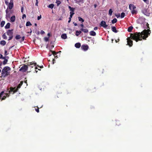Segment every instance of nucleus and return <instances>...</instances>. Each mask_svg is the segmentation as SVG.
Returning <instances> with one entry per match:
<instances>
[{
    "label": "nucleus",
    "instance_id": "f257e3e1",
    "mask_svg": "<svg viewBox=\"0 0 152 152\" xmlns=\"http://www.w3.org/2000/svg\"><path fill=\"white\" fill-rule=\"evenodd\" d=\"M151 31L149 29L147 30L144 29L141 33L136 32L134 34H130V37L127 38V45L129 47H131L133 45V41L131 39H133L138 42L139 41H142V39L146 40L148 36L150 35Z\"/></svg>",
    "mask_w": 152,
    "mask_h": 152
},
{
    "label": "nucleus",
    "instance_id": "f03ea898",
    "mask_svg": "<svg viewBox=\"0 0 152 152\" xmlns=\"http://www.w3.org/2000/svg\"><path fill=\"white\" fill-rule=\"evenodd\" d=\"M10 68L8 66L4 67L2 70L0 77L2 80H4V78L10 75V72L9 71L10 70Z\"/></svg>",
    "mask_w": 152,
    "mask_h": 152
},
{
    "label": "nucleus",
    "instance_id": "7ed1b4c3",
    "mask_svg": "<svg viewBox=\"0 0 152 152\" xmlns=\"http://www.w3.org/2000/svg\"><path fill=\"white\" fill-rule=\"evenodd\" d=\"M27 65L28 66V67L33 68L34 67V66H35V69H37V66L38 67H39L40 68H43V66H39L38 65H37L36 63H34V62H31L30 63H28Z\"/></svg>",
    "mask_w": 152,
    "mask_h": 152
},
{
    "label": "nucleus",
    "instance_id": "20e7f679",
    "mask_svg": "<svg viewBox=\"0 0 152 152\" xmlns=\"http://www.w3.org/2000/svg\"><path fill=\"white\" fill-rule=\"evenodd\" d=\"M28 68V66L27 65H24L20 68L19 69V71H22L23 72H24L27 70Z\"/></svg>",
    "mask_w": 152,
    "mask_h": 152
},
{
    "label": "nucleus",
    "instance_id": "39448f33",
    "mask_svg": "<svg viewBox=\"0 0 152 152\" xmlns=\"http://www.w3.org/2000/svg\"><path fill=\"white\" fill-rule=\"evenodd\" d=\"M68 8L69 9V10L71 12H70V16H72L73 15L75 14L74 12V10H75V8L72 7L70 6H68Z\"/></svg>",
    "mask_w": 152,
    "mask_h": 152
},
{
    "label": "nucleus",
    "instance_id": "423d86ee",
    "mask_svg": "<svg viewBox=\"0 0 152 152\" xmlns=\"http://www.w3.org/2000/svg\"><path fill=\"white\" fill-rule=\"evenodd\" d=\"M100 25L101 26H102L104 28H107L108 26V25L106 24L104 20L101 22Z\"/></svg>",
    "mask_w": 152,
    "mask_h": 152
},
{
    "label": "nucleus",
    "instance_id": "0eeeda50",
    "mask_svg": "<svg viewBox=\"0 0 152 152\" xmlns=\"http://www.w3.org/2000/svg\"><path fill=\"white\" fill-rule=\"evenodd\" d=\"M16 87L14 88L11 87L10 88V90H9L8 92L9 93H11L12 92H13L12 94H14L15 92H14L16 90Z\"/></svg>",
    "mask_w": 152,
    "mask_h": 152
},
{
    "label": "nucleus",
    "instance_id": "6e6552de",
    "mask_svg": "<svg viewBox=\"0 0 152 152\" xmlns=\"http://www.w3.org/2000/svg\"><path fill=\"white\" fill-rule=\"evenodd\" d=\"M13 29L9 30L7 31V34L9 36H12L13 35Z\"/></svg>",
    "mask_w": 152,
    "mask_h": 152
},
{
    "label": "nucleus",
    "instance_id": "1a4fd4ad",
    "mask_svg": "<svg viewBox=\"0 0 152 152\" xmlns=\"http://www.w3.org/2000/svg\"><path fill=\"white\" fill-rule=\"evenodd\" d=\"M13 0H10V2L9 4V5L8 6L10 10L12 9L13 7Z\"/></svg>",
    "mask_w": 152,
    "mask_h": 152
},
{
    "label": "nucleus",
    "instance_id": "9d476101",
    "mask_svg": "<svg viewBox=\"0 0 152 152\" xmlns=\"http://www.w3.org/2000/svg\"><path fill=\"white\" fill-rule=\"evenodd\" d=\"M82 49L85 51L87 50L88 48V46L87 45H82L81 47Z\"/></svg>",
    "mask_w": 152,
    "mask_h": 152
},
{
    "label": "nucleus",
    "instance_id": "9b49d317",
    "mask_svg": "<svg viewBox=\"0 0 152 152\" xmlns=\"http://www.w3.org/2000/svg\"><path fill=\"white\" fill-rule=\"evenodd\" d=\"M129 9L130 10H133L134 9H136V7L134 6L133 4H131L129 5Z\"/></svg>",
    "mask_w": 152,
    "mask_h": 152
},
{
    "label": "nucleus",
    "instance_id": "f8f14e48",
    "mask_svg": "<svg viewBox=\"0 0 152 152\" xmlns=\"http://www.w3.org/2000/svg\"><path fill=\"white\" fill-rule=\"evenodd\" d=\"M50 51L51 52V54L50 55V56L52 55V54H53L54 55L55 58H57V56H56L57 53H56L55 51H52V50H50Z\"/></svg>",
    "mask_w": 152,
    "mask_h": 152
},
{
    "label": "nucleus",
    "instance_id": "ddd939ff",
    "mask_svg": "<svg viewBox=\"0 0 152 152\" xmlns=\"http://www.w3.org/2000/svg\"><path fill=\"white\" fill-rule=\"evenodd\" d=\"M112 30L115 33H117L118 31L116 29V27L115 26H113L111 27Z\"/></svg>",
    "mask_w": 152,
    "mask_h": 152
},
{
    "label": "nucleus",
    "instance_id": "4468645a",
    "mask_svg": "<svg viewBox=\"0 0 152 152\" xmlns=\"http://www.w3.org/2000/svg\"><path fill=\"white\" fill-rule=\"evenodd\" d=\"M15 15H13L10 18V21L11 22H14L15 21Z\"/></svg>",
    "mask_w": 152,
    "mask_h": 152
},
{
    "label": "nucleus",
    "instance_id": "2eb2a0df",
    "mask_svg": "<svg viewBox=\"0 0 152 152\" xmlns=\"http://www.w3.org/2000/svg\"><path fill=\"white\" fill-rule=\"evenodd\" d=\"M131 11V13L132 14H136L137 13V11L135 9H134L133 10H130Z\"/></svg>",
    "mask_w": 152,
    "mask_h": 152
},
{
    "label": "nucleus",
    "instance_id": "dca6fc26",
    "mask_svg": "<svg viewBox=\"0 0 152 152\" xmlns=\"http://www.w3.org/2000/svg\"><path fill=\"white\" fill-rule=\"evenodd\" d=\"M90 35L92 36H95L96 35V33L93 31H91L90 32Z\"/></svg>",
    "mask_w": 152,
    "mask_h": 152
},
{
    "label": "nucleus",
    "instance_id": "f3484780",
    "mask_svg": "<svg viewBox=\"0 0 152 152\" xmlns=\"http://www.w3.org/2000/svg\"><path fill=\"white\" fill-rule=\"evenodd\" d=\"M75 46L77 48H79L81 46V44L80 43H77L75 44Z\"/></svg>",
    "mask_w": 152,
    "mask_h": 152
},
{
    "label": "nucleus",
    "instance_id": "a211bd4d",
    "mask_svg": "<svg viewBox=\"0 0 152 152\" xmlns=\"http://www.w3.org/2000/svg\"><path fill=\"white\" fill-rule=\"evenodd\" d=\"M66 34H63L61 35V37L64 39H65L67 38Z\"/></svg>",
    "mask_w": 152,
    "mask_h": 152
},
{
    "label": "nucleus",
    "instance_id": "6ab92c4d",
    "mask_svg": "<svg viewBox=\"0 0 152 152\" xmlns=\"http://www.w3.org/2000/svg\"><path fill=\"white\" fill-rule=\"evenodd\" d=\"M6 41L4 40L1 41L0 42V44L3 46L5 45H6Z\"/></svg>",
    "mask_w": 152,
    "mask_h": 152
},
{
    "label": "nucleus",
    "instance_id": "aec40b11",
    "mask_svg": "<svg viewBox=\"0 0 152 152\" xmlns=\"http://www.w3.org/2000/svg\"><path fill=\"white\" fill-rule=\"evenodd\" d=\"M133 29V26H130L128 27L127 31L129 32H131L132 31Z\"/></svg>",
    "mask_w": 152,
    "mask_h": 152
},
{
    "label": "nucleus",
    "instance_id": "412c9836",
    "mask_svg": "<svg viewBox=\"0 0 152 152\" xmlns=\"http://www.w3.org/2000/svg\"><path fill=\"white\" fill-rule=\"evenodd\" d=\"M84 33H87L88 32V30L87 29H84L82 28L80 29Z\"/></svg>",
    "mask_w": 152,
    "mask_h": 152
},
{
    "label": "nucleus",
    "instance_id": "4be33fe9",
    "mask_svg": "<svg viewBox=\"0 0 152 152\" xmlns=\"http://www.w3.org/2000/svg\"><path fill=\"white\" fill-rule=\"evenodd\" d=\"M10 23H8L5 26V28L6 29L9 28H10Z\"/></svg>",
    "mask_w": 152,
    "mask_h": 152
},
{
    "label": "nucleus",
    "instance_id": "5701e85b",
    "mask_svg": "<svg viewBox=\"0 0 152 152\" xmlns=\"http://www.w3.org/2000/svg\"><path fill=\"white\" fill-rule=\"evenodd\" d=\"M10 93H9L6 94V96H3V97L1 98V100L5 99L7 96L8 97L10 95Z\"/></svg>",
    "mask_w": 152,
    "mask_h": 152
},
{
    "label": "nucleus",
    "instance_id": "b1692460",
    "mask_svg": "<svg viewBox=\"0 0 152 152\" xmlns=\"http://www.w3.org/2000/svg\"><path fill=\"white\" fill-rule=\"evenodd\" d=\"M21 86V85H20V84H19L17 86V88H16V90L14 92H17L18 91V89L20 88Z\"/></svg>",
    "mask_w": 152,
    "mask_h": 152
},
{
    "label": "nucleus",
    "instance_id": "393cba45",
    "mask_svg": "<svg viewBox=\"0 0 152 152\" xmlns=\"http://www.w3.org/2000/svg\"><path fill=\"white\" fill-rule=\"evenodd\" d=\"M76 33L75 34V35L76 36H77L79 35V34H80L81 33V31H76Z\"/></svg>",
    "mask_w": 152,
    "mask_h": 152
},
{
    "label": "nucleus",
    "instance_id": "a878e982",
    "mask_svg": "<svg viewBox=\"0 0 152 152\" xmlns=\"http://www.w3.org/2000/svg\"><path fill=\"white\" fill-rule=\"evenodd\" d=\"M113 12V11H112V9H110L108 13V14L110 15V16H111L112 15Z\"/></svg>",
    "mask_w": 152,
    "mask_h": 152
},
{
    "label": "nucleus",
    "instance_id": "bb28decb",
    "mask_svg": "<svg viewBox=\"0 0 152 152\" xmlns=\"http://www.w3.org/2000/svg\"><path fill=\"white\" fill-rule=\"evenodd\" d=\"M117 20L116 18H114L112 20V23L113 24H114L117 22Z\"/></svg>",
    "mask_w": 152,
    "mask_h": 152
},
{
    "label": "nucleus",
    "instance_id": "cd10ccee",
    "mask_svg": "<svg viewBox=\"0 0 152 152\" xmlns=\"http://www.w3.org/2000/svg\"><path fill=\"white\" fill-rule=\"evenodd\" d=\"M5 23V21H2L1 23V24H0L1 27H3Z\"/></svg>",
    "mask_w": 152,
    "mask_h": 152
},
{
    "label": "nucleus",
    "instance_id": "c85d7f7f",
    "mask_svg": "<svg viewBox=\"0 0 152 152\" xmlns=\"http://www.w3.org/2000/svg\"><path fill=\"white\" fill-rule=\"evenodd\" d=\"M54 4H51L49 5L48 7L49 8H50L51 9H53L54 6Z\"/></svg>",
    "mask_w": 152,
    "mask_h": 152
},
{
    "label": "nucleus",
    "instance_id": "c756f323",
    "mask_svg": "<svg viewBox=\"0 0 152 152\" xmlns=\"http://www.w3.org/2000/svg\"><path fill=\"white\" fill-rule=\"evenodd\" d=\"M4 60L3 61V64L4 65H5L7 63L8 61V60L7 59H6L5 58V59H4Z\"/></svg>",
    "mask_w": 152,
    "mask_h": 152
},
{
    "label": "nucleus",
    "instance_id": "7c9ffc66",
    "mask_svg": "<svg viewBox=\"0 0 152 152\" xmlns=\"http://www.w3.org/2000/svg\"><path fill=\"white\" fill-rule=\"evenodd\" d=\"M15 38L17 40L21 38V37L20 35H18L15 36Z\"/></svg>",
    "mask_w": 152,
    "mask_h": 152
},
{
    "label": "nucleus",
    "instance_id": "2f4dec72",
    "mask_svg": "<svg viewBox=\"0 0 152 152\" xmlns=\"http://www.w3.org/2000/svg\"><path fill=\"white\" fill-rule=\"evenodd\" d=\"M125 15V14L124 12H122L121 14V18H124Z\"/></svg>",
    "mask_w": 152,
    "mask_h": 152
},
{
    "label": "nucleus",
    "instance_id": "473e14b6",
    "mask_svg": "<svg viewBox=\"0 0 152 152\" xmlns=\"http://www.w3.org/2000/svg\"><path fill=\"white\" fill-rule=\"evenodd\" d=\"M78 18L79 20L80 21H81L82 23L84 21V20L82 18L80 17H78Z\"/></svg>",
    "mask_w": 152,
    "mask_h": 152
},
{
    "label": "nucleus",
    "instance_id": "72a5a7b5",
    "mask_svg": "<svg viewBox=\"0 0 152 152\" xmlns=\"http://www.w3.org/2000/svg\"><path fill=\"white\" fill-rule=\"evenodd\" d=\"M31 23L29 21L27 22L26 24V26H31Z\"/></svg>",
    "mask_w": 152,
    "mask_h": 152
},
{
    "label": "nucleus",
    "instance_id": "f704fd0d",
    "mask_svg": "<svg viewBox=\"0 0 152 152\" xmlns=\"http://www.w3.org/2000/svg\"><path fill=\"white\" fill-rule=\"evenodd\" d=\"M2 37L4 39H6L7 38V37L6 36L5 34L4 33L2 36Z\"/></svg>",
    "mask_w": 152,
    "mask_h": 152
},
{
    "label": "nucleus",
    "instance_id": "c9c22d12",
    "mask_svg": "<svg viewBox=\"0 0 152 152\" xmlns=\"http://www.w3.org/2000/svg\"><path fill=\"white\" fill-rule=\"evenodd\" d=\"M120 121H116V125L118 126H119L120 125Z\"/></svg>",
    "mask_w": 152,
    "mask_h": 152
},
{
    "label": "nucleus",
    "instance_id": "e433bc0d",
    "mask_svg": "<svg viewBox=\"0 0 152 152\" xmlns=\"http://www.w3.org/2000/svg\"><path fill=\"white\" fill-rule=\"evenodd\" d=\"M4 93V92L3 91H2L0 94V99H1V97H2V96L3 95Z\"/></svg>",
    "mask_w": 152,
    "mask_h": 152
},
{
    "label": "nucleus",
    "instance_id": "4c0bfd02",
    "mask_svg": "<svg viewBox=\"0 0 152 152\" xmlns=\"http://www.w3.org/2000/svg\"><path fill=\"white\" fill-rule=\"evenodd\" d=\"M57 6L59 5L61 3L60 1H58L56 2Z\"/></svg>",
    "mask_w": 152,
    "mask_h": 152
},
{
    "label": "nucleus",
    "instance_id": "58836bf2",
    "mask_svg": "<svg viewBox=\"0 0 152 152\" xmlns=\"http://www.w3.org/2000/svg\"><path fill=\"white\" fill-rule=\"evenodd\" d=\"M13 37V35L10 36V37H9V38L8 39V40H10L12 39Z\"/></svg>",
    "mask_w": 152,
    "mask_h": 152
},
{
    "label": "nucleus",
    "instance_id": "ea45409f",
    "mask_svg": "<svg viewBox=\"0 0 152 152\" xmlns=\"http://www.w3.org/2000/svg\"><path fill=\"white\" fill-rule=\"evenodd\" d=\"M0 58L5 59V57H3V55L2 54H1Z\"/></svg>",
    "mask_w": 152,
    "mask_h": 152
},
{
    "label": "nucleus",
    "instance_id": "a19ab883",
    "mask_svg": "<svg viewBox=\"0 0 152 152\" xmlns=\"http://www.w3.org/2000/svg\"><path fill=\"white\" fill-rule=\"evenodd\" d=\"M44 39L45 40L46 42H47L49 40L48 38L47 37H45Z\"/></svg>",
    "mask_w": 152,
    "mask_h": 152
},
{
    "label": "nucleus",
    "instance_id": "79ce46f5",
    "mask_svg": "<svg viewBox=\"0 0 152 152\" xmlns=\"http://www.w3.org/2000/svg\"><path fill=\"white\" fill-rule=\"evenodd\" d=\"M115 15L117 17V18L120 17V14H119L118 15Z\"/></svg>",
    "mask_w": 152,
    "mask_h": 152
},
{
    "label": "nucleus",
    "instance_id": "37998d69",
    "mask_svg": "<svg viewBox=\"0 0 152 152\" xmlns=\"http://www.w3.org/2000/svg\"><path fill=\"white\" fill-rule=\"evenodd\" d=\"M143 1L146 3H148V0H143Z\"/></svg>",
    "mask_w": 152,
    "mask_h": 152
},
{
    "label": "nucleus",
    "instance_id": "c03bdc74",
    "mask_svg": "<svg viewBox=\"0 0 152 152\" xmlns=\"http://www.w3.org/2000/svg\"><path fill=\"white\" fill-rule=\"evenodd\" d=\"M41 18V15H40V16H38L37 17V19L38 20H39Z\"/></svg>",
    "mask_w": 152,
    "mask_h": 152
},
{
    "label": "nucleus",
    "instance_id": "a18cd8bd",
    "mask_svg": "<svg viewBox=\"0 0 152 152\" xmlns=\"http://www.w3.org/2000/svg\"><path fill=\"white\" fill-rule=\"evenodd\" d=\"M40 33H41V34H44L45 33V32L44 31H43V30H41V31Z\"/></svg>",
    "mask_w": 152,
    "mask_h": 152
},
{
    "label": "nucleus",
    "instance_id": "49530a36",
    "mask_svg": "<svg viewBox=\"0 0 152 152\" xmlns=\"http://www.w3.org/2000/svg\"><path fill=\"white\" fill-rule=\"evenodd\" d=\"M39 108H38V109H35L37 113H39Z\"/></svg>",
    "mask_w": 152,
    "mask_h": 152
},
{
    "label": "nucleus",
    "instance_id": "de8ad7c7",
    "mask_svg": "<svg viewBox=\"0 0 152 152\" xmlns=\"http://www.w3.org/2000/svg\"><path fill=\"white\" fill-rule=\"evenodd\" d=\"M21 12L23 13V7H22L21 8Z\"/></svg>",
    "mask_w": 152,
    "mask_h": 152
},
{
    "label": "nucleus",
    "instance_id": "09e8293b",
    "mask_svg": "<svg viewBox=\"0 0 152 152\" xmlns=\"http://www.w3.org/2000/svg\"><path fill=\"white\" fill-rule=\"evenodd\" d=\"M24 17H26V15L25 14H23L22 17V18L23 19H24Z\"/></svg>",
    "mask_w": 152,
    "mask_h": 152
},
{
    "label": "nucleus",
    "instance_id": "8fccbe9b",
    "mask_svg": "<svg viewBox=\"0 0 152 152\" xmlns=\"http://www.w3.org/2000/svg\"><path fill=\"white\" fill-rule=\"evenodd\" d=\"M7 50H5L4 51L5 55H7Z\"/></svg>",
    "mask_w": 152,
    "mask_h": 152
},
{
    "label": "nucleus",
    "instance_id": "3c124183",
    "mask_svg": "<svg viewBox=\"0 0 152 152\" xmlns=\"http://www.w3.org/2000/svg\"><path fill=\"white\" fill-rule=\"evenodd\" d=\"M98 28L97 27H95L94 28V30H96Z\"/></svg>",
    "mask_w": 152,
    "mask_h": 152
},
{
    "label": "nucleus",
    "instance_id": "603ef678",
    "mask_svg": "<svg viewBox=\"0 0 152 152\" xmlns=\"http://www.w3.org/2000/svg\"><path fill=\"white\" fill-rule=\"evenodd\" d=\"M23 83V81H21L20 83V85H22Z\"/></svg>",
    "mask_w": 152,
    "mask_h": 152
},
{
    "label": "nucleus",
    "instance_id": "864d4df0",
    "mask_svg": "<svg viewBox=\"0 0 152 152\" xmlns=\"http://www.w3.org/2000/svg\"><path fill=\"white\" fill-rule=\"evenodd\" d=\"M25 39V37H23L22 38V41H23Z\"/></svg>",
    "mask_w": 152,
    "mask_h": 152
},
{
    "label": "nucleus",
    "instance_id": "5fc2aeb1",
    "mask_svg": "<svg viewBox=\"0 0 152 152\" xmlns=\"http://www.w3.org/2000/svg\"><path fill=\"white\" fill-rule=\"evenodd\" d=\"M72 16H70L69 17V20H71V18H72Z\"/></svg>",
    "mask_w": 152,
    "mask_h": 152
},
{
    "label": "nucleus",
    "instance_id": "6e6d98bb",
    "mask_svg": "<svg viewBox=\"0 0 152 152\" xmlns=\"http://www.w3.org/2000/svg\"><path fill=\"white\" fill-rule=\"evenodd\" d=\"M97 7V5L96 4H94V8H96Z\"/></svg>",
    "mask_w": 152,
    "mask_h": 152
},
{
    "label": "nucleus",
    "instance_id": "4d7b16f0",
    "mask_svg": "<svg viewBox=\"0 0 152 152\" xmlns=\"http://www.w3.org/2000/svg\"><path fill=\"white\" fill-rule=\"evenodd\" d=\"M73 23H74L75 26H77V23H75L74 22Z\"/></svg>",
    "mask_w": 152,
    "mask_h": 152
},
{
    "label": "nucleus",
    "instance_id": "13d9d810",
    "mask_svg": "<svg viewBox=\"0 0 152 152\" xmlns=\"http://www.w3.org/2000/svg\"><path fill=\"white\" fill-rule=\"evenodd\" d=\"M38 2H36L35 3V5L38 6Z\"/></svg>",
    "mask_w": 152,
    "mask_h": 152
},
{
    "label": "nucleus",
    "instance_id": "bf43d9fd",
    "mask_svg": "<svg viewBox=\"0 0 152 152\" xmlns=\"http://www.w3.org/2000/svg\"><path fill=\"white\" fill-rule=\"evenodd\" d=\"M80 26H81L83 28V27L84 25H83L82 24H81L80 25Z\"/></svg>",
    "mask_w": 152,
    "mask_h": 152
},
{
    "label": "nucleus",
    "instance_id": "052dcab7",
    "mask_svg": "<svg viewBox=\"0 0 152 152\" xmlns=\"http://www.w3.org/2000/svg\"><path fill=\"white\" fill-rule=\"evenodd\" d=\"M2 64V62H1L0 63V67L1 66Z\"/></svg>",
    "mask_w": 152,
    "mask_h": 152
},
{
    "label": "nucleus",
    "instance_id": "680f3d73",
    "mask_svg": "<svg viewBox=\"0 0 152 152\" xmlns=\"http://www.w3.org/2000/svg\"><path fill=\"white\" fill-rule=\"evenodd\" d=\"M54 61H55V60L54 59H53V64L54 63Z\"/></svg>",
    "mask_w": 152,
    "mask_h": 152
},
{
    "label": "nucleus",
    "instance_id": "e2e57ef3",
    "mask_svg": "<svg viewBox=\"0 0 152 152\" xmlns=\"http://www.w3.org/2000/svg\"><path fill=\"white\" fill-rule=\"evenodd\" d=\"M71 20H69L68 21V23H69L71 22Z\"/></svg>",
    "mask_w": 152,
    "mask_h": 152
},
{
    "label": "nucleus",
    "instance_id": "0e129e2a",
    "mask_svg": "<svg viewBox=\"0 0 152 152\" xmlns=\"http://www.w3.org/2000/svg\"><path fill=\"white\" fill-rule=\"evenodd\" d=\"M35 26H37V24L36 23H35V24H34Z\"/></svg>",
    "mask_w": 152,
    "mask_h": 152
},
{
    "label": "nucleus",
    "instance_id": "69168bd1",
    "mask_svg": "<svg viewBox=\"0 0 152 152\" xmlns=\"http://www.w3.org/2000/svg\"><path fill=\"white\" fill-rule=\"evenodd\" d=\"M50 35V33H48V36H49Z\"/></svg>",
    "mask_w": 152,
    "mask_h": 152
},
{
    "label": "nucleus",
    "instance_id": "338daca9",
    "mask_svg": "<svg viewBox=\"0 0 152 152\" xmlns=\"http://www.w3.org/2000/svg\"><path fill=\"white\" fill-rule=\"evenodd\" d=\"M35 71H36V73H37V71H37V70H35Z\"/></svg>",
    "mask_w": 152,
    "mask_h": 152
},
{
    "label": "nucleus",
    "instance_id": "774afa93",
    "mask_svg": "<svg viewBox=\"0 0 152 152\" xmlns=\"http://www.w3.org/2000/svg\"><path fill=\"white\" fill-rule=\"evenodd\" d=\"M6 13H7V10H6Z\"/></svg>",
    "mask_w": 152,
    "mask_h": 152
}]
</instances>
